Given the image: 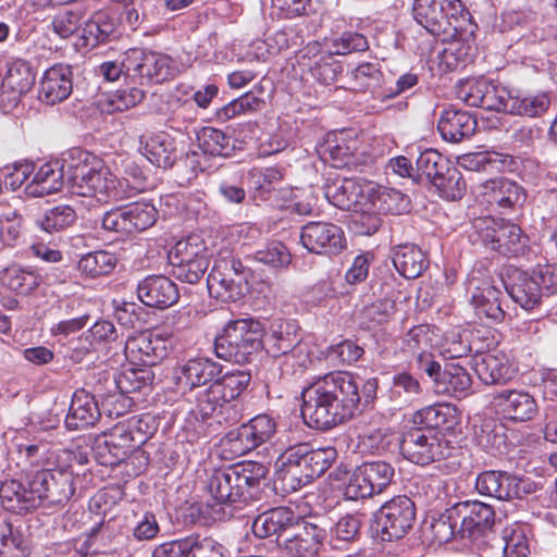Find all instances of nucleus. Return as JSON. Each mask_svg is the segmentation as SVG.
<instances>
[{
    "label": "nucleus",
    "instance_id": "37",
    "mask_svg": "<svg viewBox=\"0 0 557 557\" xmlns=\"http://www.w3.org/2000/svg\"><path fill=\"white\" fill-rule=\"evenodd\" d=\"M408 349L417 356V364L426 374H433L438 369V362L434 361L430 349L433 347L432 330L429 325L413 326L406 336Z\"/></svg>",
    "mask_w": 557,
    "mask_h": 557
},
{
    "label": "nucleus",
    "instance_id": "7",
    "mask_svg": "<svg viewBox=\"0 0 557 557\" xmlns=\"http://www.w3.org/2000/svg\"><path fill=\"white\" fill-rule=\"evenodd\" d=\"M399 450L408 461L426 466L447 457L450 454V446L437 432L412 429L403 435Z\"/></svg>",
    "mask_w": 557,
    "mask_h": 557
},
{
    "label": "nucleus",
    "instance_id": "30",
    "mask_svg": "<svg viewBox=\"0 0 557 557\" xmlns=\"http://www.w3.org/2000/svg\"><path fill=\"white\" fill-rule=\"evenodd\" d=\"M0 498L9 511L25 512L40 505L38 493H35L34 475L27 487L16 480L5 481L0 486Z\"/></svg>",
    "mask_w": 557,
    "mask_h": 557
},
{
    "label": "nucleus",
    "instance_id": "53",
    "mask_svg": "<svg viewBox=\"0 0 557 557\" xmlns=\"http://www.w3.org/2000/svg\"><path fill=\"white\" fill-rule=\"evenodd\" d=\"M35 83V75L32 66L24 60L13 61L3 82L14 94L21 96L26 94Z\"/></svg>",
    "mask_w": 557,
    "mask_h": 557
},
{
    "label": "nucleus",
    "instance_id": "21",
    "mask_svg": "<svg viewBox=\"0 0 557 557\" xmlns=\"http://www.w3.org/2000/svg\"><path fill=\"white\" fill-rule=\"evenodd\" d=\"M473 368L484 384H506L517 373L509 356L498 350L475 355Z\"/></svg>",
    "mask_w": 557,
    "mask_h": 557
},
{
    "label": "nucleus",
    "instance_id": "44",
    "mask_svg": "<svg viewBox=\"0 0 557 557\" xmlns=\"http://www.w3.org/2000/svg\"><path fill=\"white\" fill-rule=\"evenodd\" d=\"M29 548L22 532L0 515V557H27Z\"/></svg>",
    "mask_w": 557,
    "mask_h": 557
},
{
    "label": "nucleus",
    "instance_id": "16",
    "mask_svg": "<svg viewBox=\"0 0 557 557\" xmlns=\"http://www.w3.org/2000/svg\"><path fill=\"white\" fill-rule=\"evenodd\" d=\"M34 485L40 504H62L75 492L73 473L66 469H41L34 474Z\"/></svg>",
    "mask_w": 557,
    "mask_h": 557
},
{
    "label": "nucleus",
    "instance_id": "20",
    "mask_svg": "<svg viewBox=\"0 0 557 557\" xmlns=\"http://www.w3.org/2000/svg\"><path fill=\"white\" fill-rule=\"evenodd\" d=\"M135 447L129 431L119 422L98 438L95 454L101 465L113 467L126 460Z\"/></svg>",
    "mask_w": 557,
    "mask_h": 557
},
{
    "label": "nucleus",
    "instance_id": "28",
    "mask_svg": "<svg viewBox=\"0 0 557 557\" xmlns=\"http://www.w3.org/2000/svg\"><path fill=\"white\" fill-rule=\"evenodd\" d=\"M72 70L66 64L48 69L40 82L39 99L48 104L65 100L72 92Z\"/></svg>",
    "mask_w": 557,
    "mask_h": 557
},
{
    "label": "nucleus",
    "instance_id": "63",
    "mask_svg": "<svg viewBox=\"0 0 557 557\" xmlns=\"http://www.w3.org/2000/svg\"><path fill=\"white\" fill-rule=\"evenodd\" d=\"M126 431H129L133 443L138 447L147 442L157 430L154 418L150 414H143L140 417H132L127 420L121 421Z\"/></svg>",
    "mask_w": 557,
    "mask_h": 557
},
{
    "label": "nucleus",
    "instance_id": "2",
    "mask_svg": "<svg viewBox=\"0 0 557 557\" xmlns=\"http://www.w3.org/2000/svg\"><path fill=\"white\" fill-rule=\"evenodd\" d=\"M78 162L71 164V191L95 197L98 201H117L131 198L143 188L140 181L131 186L127 178H117L102 160L86 151H77Z\"/></svg>",
    "mask_w": 557,
    "mask_h": 557
},
{
    "label": "nucleus",
    "instance_id": "51",
    "mask_svg": "<svg viewBox=\"0 0 557 557\" xmlns=\"http://www.w3.org/2000/svg\"><path fill=\"white\" fill-rule=\"evenodd\" d=\"M529 527L521 522L507 525L503 531L505 555L527 557L530 554Z\"/></svg>",
    "mask_w": 557,
    "mask_h": 557
},
{
    "label": "nucleus",
    "instance_id": "46",
    "mask_svg": "<svg viewBox=\"0 0 557 557\" xmlns=\"http://www.w3.org/2000/svg\"><path fill=\"white\" fill-rule=\"evenodd\" d=\"M114 30L115 23L113 18L108 13L99 11L85 22L82 37L85 45L95 47L107 41Z\"/></svg>",
    "mask_w": 557,
    "mask_h": 557
},
{
    "label": "nucleus",
    "instance_id": "18",
    "mask_svg": "<svg viewBox=\"0 0 557 557\" xmlns=\"http://www.w3.org/2000/svg\"><path fill=\"white\" fill-rule=\"evenodd\" d=\"M221 373V366L207 357L190 358L178 364L173 380L182 393L206 385Z\"/></svg>",
    "mask_w": 557,
    "mask_h": 557
},
{
    "label": "nucleus",
    "instance_id": "42",
    "mask_svg": "<svg viewBox=\"0 0 557 557\" xmlns=\"http://www.w3.org/2000/svg\"><path fill=\"white\" fill-rule=\"evenodd\" d=\"M342 134H329L326 139L318 146L321 160L333 168H344L352 160L355 147Z\"/></svg>",
    "mask_w": 557,
    "mask_h": 557
},
{
    "label": "nucleus",
    "instance_id": "40",
    "mask_svg": "<svg viewBox=\"0 0 557 557\" xmlns=\"http://www.w3.org/2000/svg\"><path fill=\"white\" fill-rule=\"evenodd\" d=\"M502 295V292L492 285L476 288L471 298L475 314L480 319H487L491 322H502L505 318Z\"/></svg>",
    "mask_w": 557,
    "mask_h": 557
},
{
    "label": "nucleus",
    "instance_id": "49",
    "mask_svg": "<svg viewBox=\"0 0 557 557\" xmlns=\"http://www.w3.org/2000/svg\"><path fill=\"white\" fill-rule=\"evenodd\" d=\"M350 79L352 89L375 92L383 83V74L377 62H364L350 72Z\"/></svg>",
    "mask_w": 557,
    "mask_h": 557
},
{
    "label": "nucleus",
    "instance_id": "43",
    "mask_svg": "<svg viewBox=\"0 0 557 557\" xmlns=\"http://www.w3.org/2000/svg\"><path fill=\"white\" fill-rule=\"evenodd\" d=\"M549 98L546 94L527 95L511 91L507 112L516 115L535 117L542 115L549 108Z\"/></svg>",
    "mask_w": 557,
    "mask_h": 557
},
{
    "label": "nucleus",
    "instance_id": "17",
    "mask_svg": "<svg viewBox=\"0 0 557 557\" xmlns=\"http://www.w3.org/2000/svg\"><path fill=\"white\" fill-rule=\"evenodd\" d=\"M455 509L461 520L459 533L462 537L479 539L495 524V511L488 504L467 500L458 503Z\"/></svg>",
    "mask_w": 557,
    "mask_h": 557
},
{
    "label": "nucleus",
    "instance_id": "11",
    "mask_svg": "<svg viewBox=\"0 0 557 557\" xmlns=\"http://www.w3.org/2000/svg\"><path fill=\"white\" fill-rule=\"evenodd\" d=\"M211 296L222 301H236L245 292V277L239 261L216 260L207 278Z\"/></svg>",
    "mask_w": 557,
    "mask_h": 557
},
{
    "label": "nucleus",
    "instance_id": "35",
    "mask_svg": "<svg viewBox=\"0 0 557 557\" xmlns=\"http://www.w3.org/2000/svg\"><path fill=\"white\" fill-rule=\"evenodd\" d=\"M100 410L95 397L84 389L76 391L72 397L65 425L69 430H78L95 425Z\"/></svg>",
    "mask_w": 557,
    "mask_h": 557
},
{
    "label": "nucleus",
    "instance_id": "24",
    "mask_svg": "<svg viewBox=\"0 0 557 557\" xmlns=\"http://www.w3.org/2000/svg\"><path fill=\"white\" fill-rule=\"evenodd\" d=\"M300 341L298 325L294 320L274 319L267 331L263 330L262 348L273 358L288 354Z\"/></svg>",
    "mask_w": 557,
    "mask_h": 557
},
{
    "label": "nucleus",
    "instance_id": "33",
    "mask_svg": "<svg viewBox=\"0 0 557 557\" xmlns=\"http://www.w3.org/2000/svg\"><path fill=\"white\" fill-rule=\"evenodd\" d=\"M64 184L63 165L60 161H49L41 164L33 173V178L24 190L32 197H44L61 190Z\"/></svg>",
    "mask_w": 557,
    "mask_h": 557
},
{
    "label": "nucleus",
    "instance_id": "34",
    "mask_svg": "<svg viewBox=\"0 0 557 557\" xmlns=\"http://www.w3.org/2000/svg\"><path fill=\"white\" fill-rule=\"evenodd\" d=\"M302 456L301 448L293 447L285 453L281 465L276 463V475L285 490L297 491L313 480L308 469L302 466Z\"/></svg>",
    "mask_w": 557,
    "mask_h": 557
},
{
    "label": "nucleus",
    "instance_id": "29",
    "mask_svg": "<svg viewBox=\"0 0 557 557\" xmlns=\"http://www.w3.org/2000/svg\"><path fill=\"white\" fill-rule=\"evenodd\" d=\"M139 152L153 165L170 169L176 161L174 139L166 133L140 136Z\"/></svg>",
    "mask_w": 557,
    "mask_h": 557
},
{
    "label": "nucleus",
    "instance_id": "47",
    "mask_svg": "<svg viewBox=\"0 0 557 557\" xmlns=\"http://www.w3.org/2000/svg\"><path fill=\"white\" fill-rule=\"evenodd\" d=\"M295 448H301V454L304 453L301 457L302 466L308 469L309 475H312L313 480L321 476L337 456L336 449L331 446L312 449L308 444H300L295 446Z\"/></svg>",
    "mask_w": 557,
    "mask_h": 557
},
{
    "label": "nucleus",
    "instance_id": "3",
    "mask_svg": "<svg viewBox=\"0 0 557 557\" xmlns=\"http://www.w3.org/2000/svg\"><path fill=\"white\" fill-rule=\"evenodd\" d=\"M268 474L264 465L243 461L224 469H215L207 481V491L218 504L232 505L246 502Z\"/></svg>",
    "mask_w": 557,
    "mask_h": 557
},
{
    "label": "nucleus",
    "instance_id": "27",
    "mask_svg": "<svg viewBox=\"0 0 557 557\" xmlns=\"http://www.w3.org/2000/svg\"><path fill=\"white\" fill-rule=\"evenodd\" d=\"M428 375L433 379L434 389L437 394L462 398L470 393L471 376L459 363H448L443 370L438 363V369Z\"/></svg>",
    "mask_w": 557,
    "mask_h": 557
},
{
    "label": "nucleus",
    "instance_id": "64",
    "mask_svg": "<svg viewBox=\"0 0 557 557\" xmlns=\"http://www.w3.org/2000/svg\"><path fill=\"white\" fill-rule=\"evenodd\" d=\"M250 382V374L236 371L226 373L220 380H216L214 384L218 386L224 398L228 404H232L248 386Z\"/></svg>",
    "mask_w": 557,
    "mask_h": 557
},
{
    "label": "nucleus",
    "instance_id": "1",
    "mask_svg": "<svg viewBox=\"0 0 557 557\" xmlns=\"http://www.w3.org/2000/svg\"><path fill=\"white\" fill-rule=\"evenodd\" d=\"M362 380L352 373L331 372L302 391L301 416L318 430H329L354 417Z\"/></svg>",
    "mask_w": 557,
    "mask_h": 557
},
{
    "label": "nucleus",
    "instance_id": "26",
    "mask_svg": "<svg viewBox=\"0 0 557 557\" xmlns=\"http://www.w3.org/2000/svg\"><path fill=\"white\" fill-rule=\"evenodd\" d=\"M368 211L377 214H403L410 210V199L399 190L382 185L367 184Z\"/></svg>",
    "mask_w": 557,
    "mask_h": 557
},
{
    "label": "nucleus",
    "instance_id": "57",
    "mask_svg": "<svg viewBox=\"0 0 557 557\" xmlns=\"http://www.w3.org/2000/svg\"><path fill=\"white\" fill-rule=\"evenodd\" d=\"M76 220V213L70 206H57L48 210L37 225L47 233L60 232L71 226Z\"/></svg>",
    "mask_w": 557,
    "mask_h": 557
},
{
    "label": "nucleus",
    "instance_id": "48",
    "mask_svg": "<svg viewBox=\"0 0 557 557\" xmlns=\"http://www.w3.org/2000/svg\"><path fill=\"white\" fill-rule=\"evenodd\" d=\"M334 53L330 50L314 54L308 64L313 78L323 85H331L337 81L343 71L338 61L334 59Z\"/></svg>",
    "mask_w": 557,
    "mask_h": 557
},
{
    "label": "nucleus",
    "instance_id": "60",
    "mask_svg": "<svg viewBox=\"0 0 557 557\" xmlns=\"http://www.w3.org/2000/svg\"><path fill=\"white\" fill-rule=\"evenodd\" d=\"M450 161L434 149H426L420 153L416 161L417 171L433 182L443 173Z\"/></svg>",
    "mask_w": 557,
    "mask_h": 557
},
{
    "label": "nucleus",
    "instance_id": "13",
    "mask_svg": "<svg viewBox=\"0 0 557 557\" xmlns=\"http://www.w3.org/2000/svg\"><path fill=\"white\" fill-rule=\"evenodd\" d=\"M168 338L169 334L159 330L131 336L124 347L126 359L136 367L156 366L168 354Z\"/></svg>",
    "mask_w": 557,
    "mask_h": 557
},
{
    "label": "nucleus",
    "instance_id": "10",
    "mask_svg": "<svg viewBox=\"0 0 557 557\" xmlns=\"http://www.w3.org/2000/svg\"><path fill=\"white\" fill-rule=\"evenodd\" d=\"M157 209L146 202H135L107 211L102 216L104 230L121 235L144 232L157 221Z\"/></svg>",
    "mask_w": 557,
    "mask_h": 557
},
{
    "label": "nucleus",
    "instance_id": "23",
    "mask_svg": "<svg viewBox=\"0 0 557 557\" xmlns=\"http://www.w3.org/2000/svg\"><path fill=\"white\" fill-rule=\"evenodd\" d=\"M137 295L143 304L165 309L180 298L176 284L164 275H148L137 284Z\"/></svg>",
    "mask_w": 557,
    "mask_h": 557
},
{
    "label": "nucleus",
    "instance_id": "39",
    "mask_svg": "<svg viewBox=\"0 0 557 557\" xmlns=\"http://www.w3.org/2000/svg\"><path fill=\"white\" fill-rule=\"evenodd\" d=\"M413 421L431 431L433 429L450 430L459 423V411L450 404H435L418 410Z\"/></svg>",
    "mask_w": 557,
    "mask_h": 557
},
{
    "label": "nucleus",
    "instance_id": "19",
    "mask_svg": "<svg viewBox=\"0 0 557 557\" xmlns=\"http://www.w3.org/2000/svg\"><path fill=\"white\" fill-rule=\"evenodd\" d=\"M220 391L214 382L208 388L201 391L197 395L191 414L202 421L213 419L219 424L236 422L238 413L234 405L228 404Z\"/></svg>",
    "mask_w": 557,
    "mask_h": 557
},
{
    "label": "nucleus",
    "instance_id": "31",
    "mask_svg": "<svg viewBox=\"0 0 557 557\" xmlns=\"http://www.w3.org/2000/svg\"><path fill=\"white\" fill-rule=\"evenodd\" d=\"M476 128V120L469 112L455 108L445 109L437 123L443 139L460 143L472 136Z\"/></svg>",
    "mask_w": 557,
    "mask_h": 557
},
{
    "label": "nucleus",
    "instance_id": "12",
    "mask_svg": "<svg viewBox=\"0 0 557 557\" xmlns=\"http://www.w3.org/2000/svg\"><path fill=\"white\" fill-rule=\"evenodd\" d=\"M126 70L132 78L162 83L173 77L175 67L173 60L163 53L133 48L126 51Z\"/></svg>",
    "mask_w": 557,
    "mask_h": 557
},
{
    "label": "nucleus",
    "instance_id": "8",
    "mask_svg": "<svg viewBox=\"0 0 557 557\" xmlns=\"http://www.w3.org/2000/svg\"><path fill=\"white\" fill-rule=\"evenodd\" d=\"M416 520L414 503L407 496L392 498L375 513L374 531L382 541L404 537Z\"/></svg>",
    "mask_w": 557,
    "mask_h": 557
},
{
    "label": "nucleus",
    "instance_id": "4",
    "mask_svg": "<svg viewBox=\"0 0 557 557\" xmlns=\"http://www.w3.org/2000/svg\"><path fill=\"white\" fill-rule=\"evenodd\" d=\"M262 336L263 329L259 321H231L214 341L215 355L226 361L246 363L250 356L262 348Z\"/></svg>",
    "mask_w": 557,
    "mask_h": 557
},
{
    "label": "nucleus",
    "instance_id": "6",
    "mask_svg": "<svg viewBox=\"0 0 557 557\" xmlns=\"http://www.w3.org/2000/svg\"><path fill=\"white\" fill-rule=\"evenodd\" d=\"M412 14L419 25L438 36L457 29L454 22L465 18L468 12L460 0H414Z\"/></svg>",
    "mask_w": 557,
    "mask_h": 557
},
{
    "label": "nucleus",
    "instance_id": "54",
    "mask_svg": "<svg viewBox=\"0 0 557 557\" xmlns=\"http://www.w3.org/2000/svg\"><path fill=\"white\" fill-rule=\"evenodd\" d=\"M422 393V387L419 381L407 372H400L393 377L389 388V397L392 400L406 405L419 397Z\"/></svg>",
    "mask_w": 557,
    "mask_h": 557
},
{
    "label": "nucleus",
    "instance_id": "25",
    "mask_svg": "<svg viewBox=\"0 0 557 557\" xmlns=\"http://www.w3.org/2000/svg\"><path fill=\"white\" fill-rule=\"evenodd\" d=\"M479 195L483 202L500 209H512L525 199L523 189L517 183L503 177L481 184Z\"/></svg>",
    "mask_w": 557,
    "mask_h": 557
},
{
    "label": "nucleus",
    "instance_id": "38",
    "mask_svg": "<svg viewBox=\"0 0 557 557\" xmlns=\"http://www.w3.org/2000/svg\"><path fill=\"white\" fill-rule=\"evenodd\" d=\"M295 510L290 507H276L259 515L252 522V532L258 537L280 535L289 530L295 521Z\"/></svg>",
    "mask_w": 557,
    "mask_h": 557
},
{
    "label": "nucleus",
    "instance_id": "56",
    "mask_svg": "<svg viewBox=\"0 0 557 557\" xmlns=\"http://www.w3.org/2000/svg\"><path fill=\"white\" fill-rule=\"evenodd\" d=\"M488 88H491L490 79L468 78L458 85L456 95L466 104L482 108Z\"/></svg>",
    "mask_w": 557,
    "mask_h": 557
},
{
    "label": "nucleus",
    "instance_id": "61",
    "mask_svg": "<svg viewBox=\"0 0 557 557\" xmlns=\"http://www.w3.org/2000/svg\"><path fill=\"white\" fill-rule=\"evenodd\" d=\"M255 448L268 442L276 431L274 420L267 414H259L243 424Z\"/></svg>",
    "mask_w": 557,
    "mask_h": 557
},
{
    "label": "nucleus",
    "instance_id": "14",
    "mask_svg": "<svg viewBox=\"0 0 557 557\" xmlns=\"http://www.w3.org/2000/svg\"><path fill=\"white\" fill-rule=\"evenodd\" d=\"M518 475L500 470H485L475 479V491L485 497L500 502H510L522 498L529 491Z\"/></svg>",
    "mask_w": 557,
    "mask_h": 557
},
{
    "label": "nucleus",
    "instance_id": "62",
    "mask_svg": "<svg viewBox=\"0 0 557 557\" xmlns=\"http://www.w3.org/2000/svg\"><path fill=\"white\" fill-rule=\"evenodd\" d=\"M222 450L227 454L230 459L240 457L255 449L249 435L240 425L238 429L230 431L221 441Z\"/></svg>",
    "mask_w": 557,
    "mask_h": 557
},
{
    "label": "nucleus",
    "instance_id": "55",
    "mask_svg": "<svg viewBox=\"0 0 557 557\" xmlns=\"http://www.w3.org/2000/svg\"><path fill=\"white\" fill-rule=\"evenodd\" d=\"M169 262L171 267L183 264L199 258H208L206 248L198 236H190L178 240L169 252Z\"/></svg>",
    "mask_w": 557,
    "mask_h": 557
},
{
    "label": "nucleus",
    "instance_id": "50",
    "mask_svg": "<svg viewBox=\"0 0 557 557\" xmlns=\"http://www.w3.org/2000/svg\"><path fill=\"white\" fill-rule=\"evenodd\" d=\"M115 265V256L104 250L89 252L78 261V270L89 277L108 275L114 270Z\"/></svg>",
    "mask_w": 557,
    "mask_h": 557
},
{
    "label": "nucleus",
    "instance_id": "9",
    "mask_svg": "<svg viewBox=\"0 0 557 557\" xmlns=\"http://www.w3.org/2000/svg\"><path fill=\"white\" fill-rule=\"evenodd\" d=\"M290 536L284 541V548L292 557H318L327 536L325 521L319 517H295L289 528Z\"/></svg>",
    "mask_w": 557,
    "mask_h": 557
},
{
    "label": "nucleus",
    "instance_id": "22",
    "mask_svg": "<svg viewBox=\"0 0 557 557\" xmlns=\"http://www.w3.org/2000/svg\"><path fill=\"white\" fill-rule=\"evenodd\" d=\"M492 404L505 418L517 422L532 420L539 410L534 397L521 389H504L493 396Z\"/></svg>",
    "mask_w": 557,
    "mask_h": 557
},
{
    "label": "nucleus",
    "instance_id": "45",
    "mask_svg": "<svg viewBox=\"0 0 557 557\" xmlns=\"http://www.w3.org/2000/svg\"><path fill=\"white\" fill-rule=\"evenodd\" d=\"M197 141L203 153L213 157L227 158L235 148L233 139L221 129L214 127H202L197 133Z\"/></svg>",
    "mask_w": 557,
    "mask_h": 557
},
{
    "label": "nucleus",
    "instance_id": "52",
    "mask_svg": "<svg viewBox=\"0 0 557 557\" xmlns=\"http://www.w3.org/2000/svg\"><path fill=\"white\" fill-rule=\"evenodd\" d=\"M432 184L437 188L441 197L447 200L460 199L467 188L461 173L453 164L448 165Z\"/></svg>",
    "mask_w": 557,
    "mask_h": 557
},
{
    "label": "nucleus",
    "instance_id": "59",
    "mask_svg": "<svg viewBox=\"0 0 557 557\" xmlns=\"http://www.w3.org/2000/svg\"><path fill=\"white\" fill-rule=\"evenodd\" d=\"M373 495L381 494L394 478V468L384 461L366 462L361 465Z\"/></svg>",
    "mask_w": 557,
    "mask_h": 557
},
{
    "label": "nucleus",
    "instance_id": "36",
    "mask_svg": "<svg viewBox=\"0 0 557 557\" xmlns=\"http://www.w3.org/2000/svg\"><path fill=\"white\" fill-rule=\"evenodd\" d=\"M508 295L523 309H533L543 296L542 288L533 273L515 271L509 283H505Z\"/></svg>",
    "mask_w": 557,
    "mask_h": 557
},
{
    "label": "nucleus",
    "instance_id": "41",
    "mask_svg": "<svg viewBox=\"0 0 557 557\" xmlns=\"http://www.w3.org/2000/svg\"><path fill=\"white\" fill-rule=\"evenodd\" d=\"M393 264L406 278H417L426 269L424 252L414 245L397 246L393 251Z\"/></svg>",
    "mask_w": 557,
    "mask_h": 557
},
{
    "label": "nucleus",
    "instance_id": "32",
    "mask_svg": "<svg viewBox=\"0 0 557 557\" xmlns=\"http://www.w3.org/2000/svg\"><path fill=\"white\" fill-rule=\"evenodd\" d=\"M366 188L351 178L334 182L326 186L325 197L335 207L347 211L362 210L367 206Z\"/></svg>",
    "mask_w": 557,
    "mask_h": 557
},
{
    "label": "nucleus",
    "instance_id": "5",
    "mask_svg": "<svg viewBox=\"0 0 557 557\" xmlns=\"http://www.w3.org/2000/svg\"><path fill=\"white\" fill-rule=\"evenodd\" d=\"M472 227L473 240L504 256L517 255L524 247L525 242L520 227L509 221L480 216L474 219Z\"/></svg>",
    "mask_w": 557,
    "mask_h": 557
},
{
    "label": "nucleus",
    "instance_id": "15",
    "mask_svg": "<svg viewBox=\"0 0 557 557\" xmlns=\"http://www.w3.org/2000/svg\"><path fill=\"white\" fill-rule=\"evenodd\" d=\"M302 246L312 253L336 255L346 246L343 230L330 222H308L300 233Z\"/></svg>",
    "mask_w": 557,
    "mask_h": 557
},
{
    "label": "nucleus",
    "instance_id": "58",
    "mask_svg": "<svg viewBox=\"0 0 557 557\" xmlns=\"http://www.w3.org/2000/svg\"><path fill=\"white\" fill-rule=\"evenodd\" d=\"M144 97L145 92L137 87L119 89L108 97L102 106V111L107 113L126 111L140 103Z\"/></svg>",
    "mask_w": 557,
    "mask_h": 557
}]
</instances>
